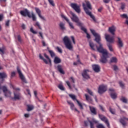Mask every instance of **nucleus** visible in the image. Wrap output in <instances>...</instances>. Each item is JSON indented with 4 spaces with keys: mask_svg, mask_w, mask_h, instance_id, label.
Returning a JSON list of instances; mask_svg holds the SVG:
<instances>
[{
    "mask_svg": "<svg viewBox=\"0 0 128 128\" xmlns=\"http://www.w3.org/2000/svg\"><path fill=\"white\" fill-rule=\"evenodd\" d=\"M92 34L95 36V40L97 44H98L99 46H96V49L98 52L102 54V56L100 57V62L102 64H106L108 62V53L106 50L104 48L102 47V44L100 43V36L94 30L90 29V30Z\"/></svg>",
    "mask_w": 128,
    "mask_h": 128,
    "instance_id": "obj_1",
    "label": "nucleus"
},
{
    "mask_svg": "<svg viewBox=\"0 0 128 128\" xmlns=\"http://www.w3.org/2000/svg\"><path fill=\"white\" fill-rule=\"evenodd\" d=\"M72 18H71L72 20L74 22L77 24V26L80 28V30H83L85 34H86V38L88 40L90 38V35L88 32V30L84 27H83L84 24L80 22V19L78 17L74 14V13H72Z\"/></svg>",
    "mask_w": 128,
    "mask_h": 128,
    "instance_id": "obj_2",
    "label": "nucleus"
},
{
    "mask_svg": "<svg viewBox=\"0 0 128 128\" xmlns=\"http://www.w3.org/2000/svg\"><path fill=\"white\" fill-rule=\"evenodd\" d=\"M82 6L86 14H87L88 16H90V18H92V20H93L94 22H96V17L94 16L92 14V12L88 10V9L90 10H92L90 2L88 1L86 2V6H86V5H84V4H83Z\"/></svg>",
    "mask_w": 128,
    "mask_h": 128,
    "instance_id": "obj_3",
    "label": "nucleus"
},
{
    "mask_svg": "<svg viewBox=\"0 0 128 128\" xmlns=\"http://www.w3.org/2000/svg\"><path fill=\"white\" fill-rule=\"evenodd\" d=\"M20 14L22 16H28L29 18H32L33 22H36V17L34 12H32L30 15V12L28 9H25L24 10L20 11Z\"/></svg>",
    "mask_w": 128,
    "mask_h": 128,
    "instance_id": "obj_4",
    "label": "nucleus"
},
{
    "mask_svg": "<svg viewBox=\"0 0 128 128\" xmlns=\"http://www.w3.org/2000/svg\"><path fill=\"white\" fill-rule=\"evenodd\" d=\"M10 88H12L13 90H16V92H14V98H12V100H20V98H22V94H20V92H19L20 90V89L18 88H16V86L12 85V84H10Z\"/></svg>",
    "mask_w": 128,
    "mask_h": 128,
    "instance_id": "obj_5",
    "label": "nucleus"
},
{
    "mask_svg": "<svg viewBox=\"0 0 128 128\" xmlns=\"http://www.w3.org/2000/svg\"><path fill=\"white\" fill-rule=\"evenodd\" d=\"M63 42L66 48L69 50H72L74 46L72 44V41H70V38H68V36H64L63 38Z\"/></svg>",
    "mask_w": 128,
    "mask_h": 128,
    "instance_id": "obj_6",
    "label": "nucleus"
},
{
    "mask_svg": "<svg viewBox=\"0 0 128 128\" xmlns=\"http://www.w3.org/2000/svg\"><path fill=\"white\" fill-rule=\"evenodd\" d=\"M108 90V86L106 85H100L98 88V92L100 94H102Z\"/></svg>",
    "mask_w": 128,
    "mask_h": 128,
    "instance_id": "obj_7",
    "label": "nucleus"
},
{
    "mask_svg": "<svg viewBox=\"0 0 128 128\" xmlns=\"http://www.w3.org/2000/svg\"><path fill=\"white\" fill-rule=\"evenodd\" d=\"M98 116L102 120V122H104L106 124V126L108 128H110V122H108V119L106 118V117L104 116L102 114H99Z\"/></svg>",
    "mask_w": 128,
    "mask_h": 128,
    "instance_id": "obj_8",
    "label": "nucleus"
},
{
    "mask_svg": "<svg viewBox=\"0 0 128 128\" xmlns=\"http://www.w3.org/2000/svg\"><path fill=\"white\" fill-rule=\"evenodd\" d=\"M2 89L4 96L6 98H10L12 96V92H10V90H8V88L6 86H3Z\"/></svg>",
    "mask_w": 128,
    "mask_h": 128,
    "instance_id": "obj_9",
    "label": "nucleus"
},
{
    "mask_svg": "<svg viewBox=\"0 0 128 128\" xmlns=\"http://www.w3.org/2000/svg\"><path fill=\"white\" fill-rule=\"evenodd\" d=\"M71 8L76 12L78 14H80V6L78 5V4L76 3H71L70 4Z\"/></svg>",
    "mask_w": 128,
    "mask_h": 128,
    "instance_id": "obj_10",
    "label": "nucleus"
},
{
    "mask_svg": "<svg viewBox=\"0 0 128 128\" xmlns=\"http://www.w3.org/2000/svg\"><path fill=\"white\" fill-rule=\"evenodd\" d=\"M88 72H90L89 70H84L83 72L82 73V76L84 78H85L86 80H88L90 78V74Z\"/></svg>",
    "mask_w": 128,
    "mask_h": 128,
    "instance_id": "obj_11",
    "label": "nucleus"
},
{
    "mask_svg": "<svg viewBox=\"0 0 128 128\" xmlns=\"http://www.w3.org/2000/svg\"><path fill=\"white\" fill-rule=\"evenodd\" d=\"M17 72L19 74V76L20 78V80L24 82H26V78H24V74L22 72V71L20 70V69L18 66L17 67Z\"/></svg>",
    "mask_w": 128,
    "mask_h": 128,
    "instance_id": "obj_12",
    "label": "nucleus"
},
{
    "mask_svg": "<svg viewBox=\"0 0 128 128\" xmlns=\"http://www.w3.org/2000/svg\"><path fill=\"white\" fill-rule=\"evenodd\" d=\"M62 18L64 19L65 20H66V22H68V24H69V26L70 27V28L74 30V24L72 22H70V20H68V18L67 17L64 16V15H62Z\"/></svg>",
    "mask_w": 128,
    "mask_h": 128,
    "instance_id": "obj_13",
    "label": "nucleus"
},
{
    "mask_svg": "<svg viewBox=\"0 0 128 128\" xmlns=\"http://www.w3.org/2000/svg\"><path fill=\"white\" fill-rule=\"evenodd\" d=\"M105 38L108 42H113L114 40V36H111L110 35L108 34H105Z\"/></svg>",
    "mask_w": 128,
    "mask_h": 128,
    "instance_id": "obj_14",
    "label": "nucleus"
},
{
    "mask_svg": "<svg viewBox=\"0 0 128 128\" xmlns=\"http://www.w3.org/2000/svg\"><path fill=\"white\" fill-rule=\"evenodd\" d=\"M35 10L37 14H38L39 18H40L41 20H46V18H44V17L42 16V11H40V8H35Z\"/></svg>",
    "mask_w": 128,
    "mask_h": 128,
    "instance_id": "obj_15",
    "label": "nucleus"
},
{
    "mask_svg": "<svg viewBox=\"0 0 128 128\" xmlns=\"http://www.w3.org/2000/svg\"><path fill=\"white\" fill-rule=\"evenodd\" d=\"M92 68L95 72H100V66L99 65L94 64L92 66Z\"/></svg>",
    "mask_w": 128,
    "mask_h": 128,
    "instance_id": "obj_16",
    "label": "nucleus"
},
{
    "mask_svg": "<svg viewBox=\"0 0 128 128\" xmlns=\"http://www.w3.org/2000/svg\"><path fill=\"white\" fill-rule=\"evenodd\" d=\"M116 28L114 26H112L110 27H109L108 28V32H110L111 34H112V36H114V32H116Z\"/></svg>",
    "mask_w": 128,
    "mask_h": 128,
    "instance_id": "obj_17",
    "label": "nucleus"
},
{
    "mask_svg": "<svg viewBox=\"0 0 128 128\" xmlns=\"http://www.w3.org/2000/svg\"><path fill=\"white\" fill-rule=\"evenodd\" d=\"M57 70L60 74H64L65 72L64 71V68H62V66L61 64H58L57 66Z\"/></svg>",
    "mask_w": 128,
    "mask_h": 128,
    "instance_id": "obj_18",
    "label": "nucleus"
},
{
    "mask_svg": "<svg viewBox=\"0 0 128 128\" xmlns=\"http://www.w3.org/2000/svg\"><path fill=\"white\" fill-rule=\"evenodd\" d=\"M124 120H128V118L124 117L123 118H121L120 119V124H122L123 126H126V122Z\"/></svg>",
    "mask_w": 128,
    "mask_h": 128,
    "instance_id": "obj_19",
    "label": "nucleus"
},
{
    "mask_svg": "<svg viewBox=\"0 0 128 128\" xmlns=\"http://www.w3.org/2000/svg\"><path fill=\"white\" fill-rule=\"evenodd\" d=\"M117 38L118 40V46L119 48H122L124 46V43L122 42V39L120 38V37H118Z\"/></svg>",
    "mask_w": 128,
    "mask_h": 128,
    "instance_id": "obj_20",
    "label": "nucleus"
},
{
    "mask_svg": "<svg viewBox=\"0 0 128 128\" xmlns=\"http://www.w3.org/2000/svg\"><path fill=\"white\" fill-rule=\"evenodd\" d=\"M67 102L68 104L70 106V108L72 110H76V112H78V109L74 108V103L70 101H68Z\"/></svg>",
    "mask_w": 128,
    "mask_h": 128,
    "instance_id": "obj_21",
    "label": "nucleus"
},
{
    "mask_svg": "<svg viewBox=\"0 0 128 128\" xmlns=\"http://www.w3.org/2000/svg\"><path fill=\"white\" fill-rule=\"evenodd\" d=\"M7 78L8 74H6V72H0V78H1V80H4V78Z\"/></svg>",
    "mask_w": 128,
    "mask_h": 128,
    "instance_id": "obj_22",
    "label": "nucleus"
},
{
    "mask_svg": "<svg viewBox=\"0 0 128 128\" xmlns=\"http://www.w3.org/2000/svg\"><path fill=\"white\" fill-rule=\"evenodd\" d=\"M34 26H36V28H38V30H42V26L38 22H36L35 24H34Z\"/></svg>",
    "mask_w": 128,
    "mask_h": 128,
    "instance_id": "obj_23",
    "label": "nucleus"
},
{
    "mask_svg": "<svg viewBox=\"0 0 128 128\" xmlns=\"http://www.w3.org/2000/svg\"><path fill=\"white\" fill-rule=\"evenodd\" d=\"M54 62L56 64H60V62H62V60H60L58 57L56 56L54 58Z\"/></svg>",
    "mask_w": 128,
    "mask_h": 128,
    "instance_id": "obj_24",
    "label": "nucleus"
},
{
    "mask_svg": "<svg viewBox=\"0 0 128 128\" xmlns=\"http://www.w3.org/2000/svg\"><path fill=\"white\" fill-rule=\"evenodd\" d=\"M89 45H90V48H92V50H96V46H98L96 44H94L92 42H90Z\"/></svg>",
    "mask_w": 128,
    "mask_h": 128,
    "instance_id": "obj_25",
    "label": "nucleus"
},
{
    "mask_svg": "<svg viewBox=\"0 0 128 128\" xmlns=\"http://www.w3.org/2000/svg\"><path fill=\"white\" fill-rule=\"evenodd\" d=\"M90 110L93 114H96V110L94 107L90 106Z\"/></svg>",
    "mask_w": 128,
    "mask_h": 128,
    "instance_id": "obj_26",
    "label": "nucleus"
},
{
    "mask_svg": "<svg viewBox=\"0 0 128 128\" xmlns=\"http://www.w3.org/2000/svg\"><path fill=\"white\" fill-rule=\"evenodd\" d=\"M65 24L64 22H60L59 24V26L62 30H66Z\"/></svg>",
    "mask_w": 128,
    "mask_h": 128,
    "instance_id": "obj_27",
    "label": "nucleus"
},
{
    "mask_svg": "<svg viewBox=\"0 0 128 128\" xmlns=\"http://www.w3.org/2000/svg\"><path fill=\"white\" fill-rule=\"evenodd\" d=\"M110 62H114V64H116L118 62V58L116 57H112L110 60Z\"/></svg>",
    "mask_w": 128,
    "mask_h": 128,
    "instance_id": "obj_28",
    "label": "nucleus"
},
{
    "mask_svg": "<svg viewBox=\"0 0 128 128\" xmlns=\"http://www.w3.org/2000/svg\"><path fill=\"white\" fill-rule=\"evenodd\" d=\"M6 47L4 46H2V48H0V54H4V52L6 50Z\"/></svg>",
    "mask_w": 128,
    "mask_h": 128,
    "instance_id": "obj_29",
    "label": "nucleus"
},
{
    "mask_svg": "<svg viewBox=\"0 0 128 128\" xmlns=\"http://www.w3.org/2000/svg\"><path fill=\"white\" fill-rule=\"evenodd\" d=\"M34 107L32 105H27V112H30V110H32Z\"/></svg>",
    "mask_w": 128,
    "mask_h": 128,
    "instance_id": "obj_30",
    "label": "nucleus"
},
{
    "mask_svg": "<svg viewBox=\"0 0 128 128\" xmlns=\"http://www.w3.org/2000/svg\"><path fill=\"white\" fill-rule=\"evenodd\" d=\"M39 58L40 60H43L44 62L46 64H48V60L46 59H44V56H42V54H39Z\"/></svg>",
    "mask_w": 128,
    "mask_h": 128,
    "instance_id": "obj_31",
    "label": "nucleus"
},
{
    "mask_svg": "<svg viewBox=\"0 0 128 128\" xmlns=\"http://www.w3.org/2000/svg\"><path fill=\"white\" fill-rule=\"evenodd\" d=\"M48 52L51 56V58H54V56H56V53L54 52V51L52 50H48Z\"/></svg>",
    "mask_w": 128,
    "mask_h": 128,
    "instance_id": "obj_32",
    "label": "nucleus"
},
{
    "mask_svg": "<svg viewBox=\"0 0 128 128\" xmlns=\"http://www.w3.org/2000/svg\"><path fill=\"white\" fill-rule=\"evenodd\" d=\"M110 96L113 100H116V93L111 92Z\"/></svg>",
    "mask_w": 128,
    "mask_h": 128,
    "instance_id": "obj_33",
    "label": "nucleus"
},
{
    "mask_svg": "<svg viewBox=\"0 0 128 128\" xmlns=\"http://www.w3.org/2000/svg\"><path fill=\"white\" fill-rule=\"evenodd\" d=\"M44 58H46L48 60L50 64H52V60H50V57H48V54H46V53L44 54Z\"/></svg>",
    "mask_w": 128,
    "mask_h": 128,
    "instance_id": "obj_34",
    "label": "nucleus"
},
{
    "mask_svg": "<svg viewBox=\"0 0 128 128\" xmlns=\"http://www.w3.org/2000/svg\"><path fill=\"white\" fill-rule=\"evenodd\" d=\"M85 96L86 100H87L88 102H92V97L88 96V95L85 94Z\"/></svg>",
    "mask_w": 128,
    "mask_h": 128,
    "instance_id": "obj_35",
    "label": "nucleus"
},
{
    "mask_svg": "<svg viewBox=\"0 0 128 128\" xmlns=\"http://www.w3.org/2000/svg\"><path fill=\"white\" fill-rule=\"evenodd\" d=\"M108 48H109V50H110V52H114V49L112 48V46L110 44H107Z\"/></svg>",
    "mask_w": 128,
    "mask_h": 128,
    "instance_id": "obj_36",
    "label": "nucleus"
},
{
    "mask_svg": "<svg viewBox=\"0 0 128 128\" xmlns=\"http://www.w3.org/2000/svg\"><path fill=\"white\" fill-rule=\"evenodd\" d=\"M69 96H70L71 98H72V100H76V96L72 94H69Z\"/></svg>",
    "mask_w": 128,
    "mask_h": 128,
    "instance_id": "obj_37",
    "label": "nucleus"
},
{
    "mask_svg": "<svg viewBox=\"0 0 128 128\" xmlns=\"http://www.w3.org/2000/svg\"><path fill=\"white\" fill-rule=\"evenodd\" d=\"M76 102L78 103L80 110H84V106H82V103H80V102H78V100H76Z\"/></svg>",
    "mask_w": 128,
    "mask_h": 128,
    "instance_id": "obj_38",
    "label": "nucleus"
},
{
    "mask_svg": "<svg viewBox=\"0 0 128 128\" xmlns=\"http://www.w3.org/2000/svg\"><path fill=\"white\" fill-rule=\"evenodd\" d=\"M109 110L110 112L112 114H116V110H114V109H112V108L110 107L109 108Z\"/></svg>",
    "mask_w": 128,
    "mask_h": 128,
    "instance_id": "obj_39",
    "label": "nucleus"
},
{
    "mask_svg": "<svg viewBox=\"0 0 128 128\" xmlns=\"http://www.w3.org/2000/svg\"><path fill=\"white\" fill-rule=\"evenodd\" d=\"M76 58H77V62H78V64H80L84 65V64H82V62H80V56L77 55L76 56Z\"/></svg>",
    "mask_w": 128,
    "mask_h": 128,
    "instance_id": "obj_40",
    "label": "nucleus"
},
{
    "mask_svg": "<svg viewBox=\"0 0 128 128\" xmlns=\"http://www.w3.org/2000/svg\"><path fill=\"white\" fill-rule=\"evenodd\" d=\"M49 4L52 6H54L56 4H54V0H48Z\"/></svg>",
    "mask_w": 128,
    "mask_h": 128,
    "instance_id": "obj_41",
    "label": "nucleus"
},
{
    "mask_svg": "<svg viewBox=\"0 0 128 128\" xmlns=\"http://www.w3.org/2000/svg\"><path fill=\"white\" fill-rule=\"evenodd\" d=\"M120 100L124 104H126V102H128V100L124 97H122Z\"/></svg>",
    "mask_w": 128,
    "mask_h": 128,
    "instance_id": "obj_42",
    "label": "nucleus"
},
{
    "mask_svg": "<svg viewBox=\"0 0 128 128\" xmlns=\"http://www.w3.org/2000/svg\"><path fill=\"white\" fill-rule=\"evenodd\" d=\"M17 38L19 42H22V37L20 36V35H18Z\"/></svg>",
    "mask_w": 128,
    "mask_h": 128,
    "instance_id": "obj_43",
    "label": "nucleus"
},
{
    "mask_svg": "<svg viewBox=\"0 0 128 128\" xmlns=\"http://www.w3.org/2000/svg\"><path fill=\"white\" fill-rule=\"evenodd\" d=\"M30 32H32V34H38V32L36 31H34V28H30Z\"/></svg>",
    "mask_w": 128,
    "mask_h": 128,
    "instance_id": "obj_44",
    "label": "nucleus"
},
{
    "mask_svg": "<svg viewBox=\"0 0 128 128\" xmlns=\"http://www.w3.org/2000/svg\"><path fill=\"white\" fill-rule=\"evenodd\" d=\"M56 50H57L58 52H60V54H62V50L58 46L56 48Z\"/></svg>",
    "mask_w": 128,
    "mask_h": 128,
    "instance_id": "obj_45",
    "label": "nucleus"
},
{
    "mask_svg": "<svg viewBox=\"0 0 128 128\" xmlns=\"http://www.w3.org/2000/svg\"><path fill=\"white\" fill-rule=\"evenodd\" d=\"M120 16L122 18H126L127 20L128 19V15H126V14H122L120 15Z\"/></svg>",
    "mask_w": 128,
    "mask_h": 128,
    "instance_id": "obj_46",
    "label": "nucleus"
},
{
    "mask_svg": "<svg viewBox=\"0 0 128 128\" xmlns=\"http://www.w3.org/2000/svg\"><path fill=\"white\" fill-rule=\"evenodd\" d=\"M87 90H88V94H90V96H94V92H92V91L91 90H90L88 88L87 89Z\"/></svg>",
    "mask_w": 128,
    "mask_h": 128,
    "instance_id": "obj_47",
    "label": "nucleus"
},
{
    "mask_svg": "<svg viewBox=\"0 0 128 128\" xmlns=\"http://www.w3.org/2000/svg\"><path fill=\"white\" fill-rule=\"evenodd\" d=\"M58 88H60V90H64V86H62V84H60L58 86Z\"/></svg>",
    "mask_w": 128,
    "mask_h": 128,
    "instance_id": "obj_48",
    "label": "nucleus"
},
{
    "mask_svg": "<svg viewBox=\"0 0 128 128\" xmlns=\"http://www.w3.org/2000/svg\"><path fill=\"white\" fill-rule=\"evenodd\" d=\"M88 122L90 124V128H94V124L92 123V122L90 120H88Z\"/></svg>",
    "mask_w": 128,
    "mask_h": 128,
    "instance_id": "obj_49",
    "label": "nucleus"
},
{
    "mask_svg": "<svg viewBox=\"0 0 128 128\" xmlns=\"http://www.w3.org/2000/svg\"><path fill=\"white\" fill-rule=\"evenodd\" d=\"M66 84L68 85V86L70 90H72V86H70V83L68 81H66Z\"/></svg>",
    "mask_w": 128,
    "mask_h": 128,
    "instance_id": "obj_50",
    "label": "nucleus"
},
{
    "mask_svg": "<svg viewBox=\"0 0 128 128\" xmlns=\"http://www.w3.org/2000/svg\"><path fill=\"white\" fill-rule=\"evenodd\" d=\"M97 128H104V126L102 125V124H99L96 126Z\"/></svg>",
    "mask_w": 128,
    "mask_h": 128,
    "instance_id": "obj_51",
    "label": "nucleus"
},
{
    "mask_svg": "<svg viewBox=\"0 0 128 128\" xmlns=\"http://www.w3.org/2000/svg\"><path fill=\"white\" fill-rule=\"evenodd\" d=\"M120 86L122 88H124V84H122V81H120L119 82Z\"/></svg>",
    "mask_w": 128,
    "mask_h": 128,
    "instance_id": "obj_52",
    "label": "nucleus"
},
{
    "mask_svg": "<svg viewBox=\"0 0 128 128\" xmlns=\"http://www.w3.org/2000/svg\"><path fill=\"white\" fill-rule=\"evenodd\" d=\"M14 76H16V72H11L10 78H14Z\"/></svg>",
    "mask_w": 128,
    "mask_h": 128,
    "instance_id": "obj_53",
    "label": "nucleus"
},
{
    "mask_svg": "<svg viewBox=\"0 0 128 128\" xmlns=\"http://www.w3.org/2000/svg\"><path fill=\"white\" fill-rule=\"evenodd\" d=\"M71 39L73 42V44H76V40H74V36H71Z\"/></svg>",
    "mask_w": 128,
    "mask_h": 128,
    "instance_id": "obj_54",
    "label": "nucleus"
},
{
    "mask_svg": "<svg viewBox=\"0 0 128 128\" xmlns=\"http://www.w3.org/2000/svg\"><path fill=\"white\" fill-rule=\"evenodd\" d=\"M70 80L71 82H73V84H74V79L73 77H70Z\"/></svg>",
    "mask_w": 128,
    "mask_h": 128,
    "instance_id": "obj_55",
    "label": "nucleus"
},
{
    "mask_svg": "<svg viewBox=\"0 0 128 128\" xmlns=\"http://www.w3.org/2000/svg\"><path fill=\"white\" fill-rule=\"evenodd\" d=\"M113 68H114V70H118V66H116V65H114L113 66Z\"/></svg>",
    "mask_w": 128,
    "mask_h": 128,
    "instance_id": "obj_56",
    "label": "nucleus"
},
{
    "mask_svg": "<svg viewBox=\"0 0 128 128\" xmlns=\"http://www.w3.org/2000/svg\"><path fill=\"white\" fill-rule=\"evenodd\" d=\"M6 26H10V20H8L6 22Z\"/></svg>",
    "mask_w": 128,
    "mask_h": 128,
    "instance_id": "obj_57",
    "label": "nucleus"
},
{
    "mask_svg": "<svg viewBox=\"0 0 128 128\" xmlns=\"http://www.w3.org/2000/svg\"><path fill=\"white\" fill-rule=\"evenodd\" d=\"M38 34H39L42 40H44V36H42V32H39Z\"/></svg>",
    "mask_w": 128,
    "mask_h": 128,
    "instance_id": "obj_58",
    "label": "nucleus"
},
{
    "mask_svg": "<svg viewBox=\"0 0 128 128\" xmlns=\"http://www.w3.org/2000/svg\"><path fill=\"white\" fill-rule=\"evenodd\" d=\"M110 0H103L105 4H108Z\"/></svg>",
    "mask_w": 128,
    "mask_h": 128,
    "instance_id": "obj_59",
    "label": "nucleus"
},
{
    "mask_svg": "<svg viewBox=\"0 0 128 128\" xmlns=\"http://www.w3.org/2000/svg\"><path fill=\"white\" fill-rule=\"evenodd\" d=\"M88 121L84 122V124L85 126H88Z\"/></svg>",
    "mask_w": 128,
    "mask_h": 128,
    "instance_id": "obj_60",
    "label": "nucleus"
},
{
    "mask_svg": "<svg viewBox=\"0 0 128 128\" xmlns=\"http://www.w3.org/2000/svg\"><path fill=\"white\" fill-rule=\"evenodd\" d=\"M102 7H100V8H99L98 9V12H102Z\"/></svg>",
    "mask_w": 128,
    "mask_h": 128,
    "instance_id": "obj_61",
    "label": "nucleus"
},
{
    "mask_svg": "<svg viewBox=\"0 0 128 128\" xmlns=\"http://www.w3.org/2000/svg\"><path fill=\"white\" fill-rule=\"evenodd\" d=\"M26 92H27L28 94H29V96H30V90L27 89Z\"/></svg>",
    "mask_w": 128,
    "mask_h": 128,
    "instance_id": "obj_62",
    "label": "nucleus"
},
{
    "mask_svg": "<svg viewBox=\"0 0 128 128\" xmlns=\"http://www.w3.org/2000/svg\"><path fill=\"white\" fill-rule=\"evenodd\" d=\"M25 118H30V114H24Z\"/></svg>",
    "mask_w": 128,
    "mask_h": 128,
    "instance_id": "obj_63",
    "label": "nucleus"
},
{
    "mask_svg": "<svg viewBox=\"0 0 128 128\" xmlns=\"http://www.w3.org/2000/svg\"><path fill=\"white\" fill-rule=\"evenodd\" d=\"M42 44L43 46H46V42H44V40L42 41Z\"/></svg>",
    "mask_w": 128,
    "mask_h": 128,
    "instance_id": "obj_64",
    "label": "nucleus"
}]
</instances>
